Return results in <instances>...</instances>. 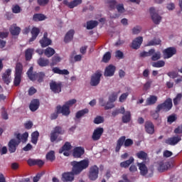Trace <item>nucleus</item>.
Returning a JSON list of instances; mask_svg holds the SVG:
<instances>
[{
	"label": "nucleus",
	"instance_id": "nucleus-10",
	"mask_svg": "<svg viewBox=\"0 0 182 182\" xmlns=\"http://www.w3.org/2000/svg\"><path fill=\"white\" fill-rule=\"evenodd\" d=\"M177 53V50L174 47H169L163 50L164 59H170Z\"/></svg>",
	"mask_w": 182,
	"mask_h": 182
},
{
	"label": "nucleus",
	"instance_id": "nucleus-31",
	"mask_svg": "<svg viewBox=\"0 0 182 182\" xmlns=\"http://www.w3.org/2000/svg\"><path fill=\"white\" fill-rule=\"evenodd\" d=\"M23 73V65H22V63H17L15 67L14 75H18L22 76Z\"/></svg>",
	"mask_w": 182,
	"mask_h": 182
},
{
	"label": "nucleus",
	"instance_id": "nucleus-17",
	"mask_svg": "<svg viewBox=\"0 0 182 182\" xmlns=\"http://www.w3.org/2000/svg\"><path fill=\"white\" fill-rule=\"evenodd\" d=\"M144 129L148 134H154V124L151 121H146L145 122Z\"/></svg>",
	"mask_w": 182,
	"mask_h": 182
},
{
	"label": "nucleus",
	"instance_id": "nucleus-26",
	"mask_svg": "<svg viewBox=\"0 0 182 182\" xmlns=\"http://www.w3.org/2000/svg\"><path fill=\"white\" fill-rule=\"evenodd\" d=\"M9 31L13 36H18L21 33V28L15 23L11 26Z\"/></svg>",
	"mask_w": 182,
	"mask_h": 182
},
{
	"label": "nucleus",
	"instance_id": "nucleus-58",
	"mask_svg": "<svg viewBox=\"0 0 182 182\" xmlns=\"http://www.w3.org/2000/svg\"><path fill=\"white\" fill-rule=\"evenodd\" d=\"M176 120H177V116H176V114L169 115L167 119V122L170 124H171V123H174Z\"/></svg>",
	"mask_w": 182,
	"mask_h": 182
},
{
	"label": "nucleus",
	"instance_id": "nucleus-18",
	"mask_svg": "<svg viewBox=\"0 0 182 182\" xmlns=\"http://www.w3.org/2000/svg\"><path fill=\"white\" fill-rule=\"evenodd\" d=\"M141 43H143V37L139 36L136 38L132 43V49H139L140 46H141Z\"/></svg>",
	"mask_w": 182,
	"mask_h": 182
},
{
	"label": "nucleus",
	"instance_id": "nucleus-19",
	"mask_svg": "<svg viewBox=\"0 0 182 182\" xmlns=\"http://www.w3.org/2000/svg\"><path fill=\"white\" fill-rule=\"evenodd\" d=\"M170 167H171V165L170 164V162L161 161L159 164L158 171L160 173H163V172L167 171L168 168H170Z\"/></svg>",
	"mask_w": 182,
	"mask_h": 182
},
{
	"label": "nucleus",
	"instance_id": "nucleus-24",
	"mask_svg": "<svg viewBox=\"0 0 182 182\" xmlns=\"http://www.w3.org/2000/svg\"><path fill=\"white\" fill-rule=\"evenodd\" d=\"M122 114H123L122 117V123H125V124L130 123L132 120V112H130V111H126V109H124V113Z\"/></svg>",
	"mask_w": 182,
	"mask_h": 182
},
{
	"label": "nucleus",
	"instance_id": "nucleus-22",
	"mask_svg": "<svg viewBox=\"0 0 182 182\" xmlns=\"http://www.w3.org/2000/svg\"><path fill=\"white\" fill-rule=\"evenodd\" d=\"M12 70L11 69H7L6 72L2 75V80L6 85H9L11 83V73Z\"/></svg>",
	"mask_w": 182,
	"mask_h": 182
},
{
	"label": "nucleus",
	"instance_id": "nucleus-3",
	"mask_svg": "<svg viewBox=\"0 0 182 182\" xmlns=\"http://www.w3.org/2000/svg\"><path fill=\"white\" fill-rule=\"evenodd\" d=\"M26 75L30 80L35 82V80H38L39 83H42L43 82V77H45V73H33V68L32 66L28 70Z\"/></svg>",
	"mask_w": 182,
	"mask_h": 182
},
{
	"label": "nucleus",
	"instance_id": "nucleus-59",
	"mask_svg": "<svg viewBox=\"0 0 182 182\" xmlns=\"http://www.w3.org/2000/svg\"><path fill=\"white\" fill-rule=\"evenodd\" d=\"M117 100V93L114 92L109 97V102L114 103Z\"/></svg>",
	"mask_w": 182,
	"mask_h": 182
},
{
	"label": "nucleus",
	"instance_id": "nucleus-29",
	"mask_svg": "<svg viewBox=\"0 0 182 182\" xmlns=\"http://www.w3.org/2000/svg\"><path fill=\"white\" fill-rule=\"evenodd\" d=\"M137 166L140 170V174L141 176H146L147 173H149V170L147 169V166L144 163H139L137 164Z\"/></svg>",
	"mask_w": 182,
	"mask_h": 182
},
{
	"label": "nucleus",
	"instance_id": "nucleus-5",
	"mask_svg": "<svg viewBox=\"0 0 182 182\" xmlns=\"http://www.w3.org/2000/svg\"><path fill=\"white\" fill-rule=\"evenodd\" d=\"M158 112H170L173 107V100L167 98L163 103L159 104L157 106Z\"/></svg>",
	"mask_w": 182,
	"mask_h": 182
},
{
	"label": "nucleus",
	"instance_id": "nucleus-12",
	"mask_svg": "<svg viewBox=\"0 0 182 182\" xmlns=\"http://www.w3.org/2000/svg\"><path fill=\"white\" fill-rule=\"evenodd\" d=\"M19 144L20 141H18L16 139H11L8 144L9 153H15L16 151V147Z\"/></svg>",
	"mask_w": 182,
	"mask_h": 182
},
{
	"label": "nucleus",
	"instance_id": "nucleus-7",
	"mask_svg": "<svg viewBox=\"0 0 182 182\" xmlns=\"http://www.w3.org/2000/svg\"><path fill=\"white\" fill-rule=\"evenodd\" d=\"M59 134H65V129L60 126H56L50 133V142L53 143L56 141Z\"/></svg>",
	"mask_w": 182,
	"mask_h": 182
},
{
	"label": "nucleus",
	"instance_id": "nucleus-48",
	"mask_svg": "<svg viewBox=\"0 0 182 182\" xmlns=\"http://www.w3.org/2000/svg\"><path fill=\"white\" fill-rule=\"evenodd\" d=\"M55 53V49L48 47L45 51H44V55L47 56V58H51V56H53Z\"/></svg>",
	"mask_w": 182,
	"mask_h": 182
},
{
	"label": "nucleus",
	"instance_id": "nucleus-32",
	"mask_svg": "<svg viewBox=\"0 0 182 182\" xmlns=\"http://www.w3.org/2000/svg\"><path fill=\"white\" fill-rule=\"evenodd\" d=\"M134 162V158L133 156H131L129 160H127L125 161H122L120 163V167L122 168H127L132 164Z\"/></svg>",
	"mask_w": 182,
	"mask_h": 182
},
{
	"label": "nucleus",
	"instance_id": "nucleus-25",
	"mask_svg": "<svg viewBox=\"0 0 182 182\" xmlns=\"http://www.w3.org/2000/svg\"><path fill=\"white\" fill-rule=\"evenodd\" d=\"M157 100H159V97L156 95H150L146 100V106H153V105H156L157 103Z\"/></svg>",
	"mask_w": 182,
	"mask_h": 182
},
{
	"label": "nucleus",
	"instance_id": "nucleus-56",
	"mask_svg": "<svg viewBox=\"0 0 182 182\" xmlns=\"http://www.w3.org/2000/svg\"><path fill=\"white\" fill-rule=\"evenodd\" d=\"M105 122V118L102 116H97L94 119L95 124H100Z\"/></svg>",
	"mask_w": 182,
	"mask_h": 182
},
{
	"label": "nucleus",
	"instance_id": "nucleus-45",
	"mask_svg": "<svg viewBox=\"0 0 182 182\" xmlns=\"http://www.w3.org/2000/svg\"><path fill=\"white\" fill-rule=\"evenodd\" d=\"M33 21L38 22V21H45L46 19V16L42 14H36L33 16Z\"/></svg>",
	"mask_w": 182,
	"mask_h": 182
},
{
	"label": "nucleus",
	"instance_id": "nucleus-42",
	"mask_svg": "<svg viewBox=\"0 0 182 182\" xmlns=\"http://www.w3.org/2000/svg\"><path fill=\"white\" fill-rule=\"evenodd\" d=\"M155 52L154 49H150L148 52L147 51H143L140 53L139 56L140 58H148L149 56H151Z\"/></svg>",
	"mask_w": 182,
	"mask_h": 182
},
{
	"label": "nucleus",
	"instance_id": "nucleus-62",
	"mask_svg": "<svg viewBox=\"0 0 182 182\" xmlns=\"http://www.w3.org/2000/svg\"><path fill=\"white\" fill-rule=\"evenodd\" d=\"M21 11H22V9H21V6H19L18 5H16L12 8L13 14H19L21 13Z\"/></svg>",
	"mask_w": 182,
	"mask_h": 182
},
{
	"label": "nucleus",
	"instance_id": "nucleus-35",
	"mask_svg": "<svg viewBox=\"0 0 182 182\" xmlns=\"http://www.w3.org/2000/svg\"><path fill=\"white\" fill-rule=\"evenodd\" d=\"M161 45V40L160 38H154L153 40H151L146 44V46H157Z\"/></svg>",
	"mask_w": 182,
	"mask_h": 182
},
{
	"label": "nucleus",
	"instance_id": "nucleus-4",
	"mask_svg": "<svg viewBox=\"0 0 182 182\" xmlns=\"http://www.w3.org/2000/svg\"><path fill=\"white\" fill-rule=\"evenodd\" d=\"M133 139H127L125 136H122L119 138V139L117 141V146L115 148L116 153H119L120 151V149H122V146H124V147H131V146H133Z\"/></svg>",
	"mask_w": 182,
	"mask_h": 182
},
{
	"label": "nucleus",
	"instance_id": "nucleus-1",
	"mask_svg": "<svg viewBox=\"0 0 182 182\" xmlns=\"http://www.w3.org/2000/svg\"><path fill=\"white\" fill-rule=\"evenodd\" d=\"M90 161L89 159H83L80 161H73L70 162L72 166L71 172H65L62 174L61 180L63 182H72L75 180V176H79L83 170L89 167Z\"/></svg>",
	"mask_w": 182,
	"mask_h": 182
},
{
	"label": "nucleus",
	"instance_id": "nucleus-9",
	"mask_svg": "<svg viewBox=\"0 0 182 182\" xmlns=\"http://www.w3.org/2000/svg\"><path fill=\"white\" fill-rule=\"evenodd\" d=\"M149 12L154 23H155V25H159L160 22H161V16L156 12V9L154 7L149 9Z\"/></svg>",
	"mask_w": 182,
	"mask_h": 182
},
{
	"label": "nucleus",
	"instance_id": "nucleus-13",
	"mask_svg": "<svg viewBox=\"0 0 182 182\" xmlns=\"http://www.w3.org/2000/svg\"><path fill=\"white\" fill-rule=\"evenodd\" d=\"M41 48H46L49 45H52V40L48 38V33L45 32L43 33V37L39 41Z\"/></svg>",
	"mask_w": 182,
	"mask_h": 182
},
{
	"label": "nucleus",
	"instance_id": "nucleus-47",
	"mask_svg": "<svg viewBox=\"0 0 182 182\" xmlns=\"http://www.w3.org/2000/svg\"><path fill=\"white\" fill-rule=\"evenodd\" d=\"M21 82H22V75H18L14 74V85L16 87H18L21 85Z\"/></svg>",
	"mask_w": 182,
	"mask_h": 182
},
{
	"label": "nucleus",
	"instance_id": "nucleus-49",
	"mask_svg": "<svg viewBox=\"0 0 182 182\" xmlns=\"http://www.w3.org/2000/svg\"><path fill=\"white\" fill-rule=\"evenodd\" d=\"M136 156L140 160H147V153L144 152V151L137 152Z\"/></svg>",
	"mask_w": 182,
	"mask_h": 182
},
{
	"label": "nucleus",
	"instance_id": "nucleus-40",
	"mask_svg": "<svg viewBox=\"0 0 182 182\" xmlns=\"http://www.w3.org/2000/svg\"><path fill=\"white\" fill-rule=\"evenodd\" d=\"M46 160H48V161H55L56 159V156H55V151H50L46 155Z\"/></svg>",
	"mask_w": 182,
	"mask_h": 182
},
{
	"label": "nucleus",
	"instance_id": "nucleus-6",
	"mask_svg": "<svg viewBox=\"0 0 182 182\" xmlns=\"http://www.w3.org/2000/svg\"><path fill=\"white\" fill-rule=\"evenodd\" d=\"M87 177L90 181H96L99 178V167L96 165L90 166Z\"/></svg>",
	"mask_w": 182,
	"mask_h": 182
},
{
	"label": "nucleus",
	"instance_id": "nucleus-60",
	"mask_svg": "<svg viewBox=\"0 0 182 182\" xmlns=\"http://www.w3.org/2000/svg\"><path fill=\"white\" fill-rule=\"evenodd\" d=\"M129 97V92H125L123 93L119 98V102H120V103H123L124 102V101L126 100V99H127V97Z\"/></svg>",
	"mask_w": 182,
	"mask_h": 182
},
{
	"label": "nucleus",
	"instance_id": "nucleus-30",
	"mask_svg": "<svg viewBox=\"0 0 182 182\" xmlns=\"http://www.w3.org/2000/svg\"><path fill=\"white\" fill-rule=\"evenodd\" d=\"M37 63L41 66V68H46V66H49V63H50V62L47 58H40L37 60Z\"/></svg>",
	"mask_w": 182,
	"mask_h": 182
},
{
	"label": "nucleus",
	"instance_id": "nucleus-41",
	"mask_svg": "<svg viewBox=\"0 0 182 182\" xmlns=\"http://www.w3.org/2000/svg\"><path fill=\"white\" fill-rule=\"evenodd\" d=\"M87 113H89V109L85 108L77 112L75 117L76 119H80V117H83V116H85V114H87Z\"/></svg>",
	"mask_w": 182,
	"mask_h": 182
},
{
	"label": "nucleus",
	"instance_id": "nucleus-8",
	"mask_svg": "<svg viewBox=\"0 0 182 182\" xmlns=\"http://www.w3.org/2000/svg\"><path fill=\"white\" fill-rule=\"evenodd\" d=\"M102 77V70H97L92 76H91L90 85V86H97L100 83V78Z\"/></svg>",
	"mask_w": 182,
	"mask_h": 182
},
{
	"label": "nucleus",
	"instance_id": "nucleus-64",
	"mask_svg": "<svg viewBox=\"0 0 182 182\" xmlns=\"http://www.w3.org/2000/svg\"><path fill=\"white\" fill-rule=\"evenodd\" d=\"M43 176V173H38L36 176L33 177V182H38L41 180V178Z\"/></svg>",
	"mask_w": 182,
	"mask_h": 182
},
{
	"label": "nucleus",
	"instance_id": "nucleus-50",
	"mask_svg": "<svg viewBox=\"0 0 182 182\" xmlns=\"http://www.w3.org/2000/svg\"><path fill=\"white\" fill-rule=\"evenodd\" d=\"M151 59L154 62L159 60V59H161V53H160V51H157V52L154 51V53L151 55Z\"/></svg>",
	"mask_w": 182,
	"mask_h": 182
},
{
	"label": "nucleus",
	"instance_id": "nucleus-61",
	"mask_svg": "<svg viewBox=\"0 0 182 182\" xmlns=\"http://www.w3.org/2000/svg\"><path fill=\"white\" fill-rule=\"evenodd\" d=\"M113 107H114V104H113V102H111L110 101H108L105 104V110H109L110 109H113Z\"/></svg>",
	"mask_w": 182,
	"mask_h": 182
},
{
	"label": "nucleus",
	"instance_id": "nucleus-23",
	"mask_svg": "<svg viewBox=\"0 0 182 182\" xmlns=\"http://www.w3.org/2000/svg\"><path fill=\"white\" fill-rule=\"evenodd\" d=\"M31 38L29 39V42H33V41L36 40V38L39 36V33H41V30L37 27H33L31 29Z\"/></svg>",
	"mask_w": 182,
	"mask_h": 182
},
{
	"label": "nucleus",
	"instance_id": "nucleus-37",
	"mask_svg": "<svg viewBox=\"0 0 182 182\" xmlns=\"http://www.w3.org/2000/svg\"><path fill=\"white\" fill-rule=\"evenodd\" d=\"M82 2H83L82 0H73L68 4V6L70 9H73V8H76V6L80 5Z\"/></svg>",
	"mask_w": 182,
	"mask_h": 182
},
{
	"label": "nucleus",
	"instance_id": "nucleus-27",
	"mask_svg": "<svg viewBox=\"0 0 182 182\" xmlns=\"http://www.w3.org/2000/svg\"><path fill=\"white\" fill-rule=\"evenodd\" d=\"M29 136V134H28V132H25L23 134H16V139H17V141H22V143H26V141H28V137Z\"/></svg>",
	"mask_w": 182,
	"mask_h": 182
},
{
	"label": "nucleus",
	"instance_id": "nucleus-51",
	"mask_svg": "<svg viewBox=\"0 0 182 182\" xmlns=\"http://www.w3.org/2000/svg\"><path fill=\"white\" fill-rule=\"evenodd\" d=\"M115 9H117L118 14H124V12H126V10L124 9V5H123V4H117Z\"/></svg>",
	"mask_w": 182,
	"mask_h": 182
},
{
	"label": "nucleus",
	"instance_id": "nucleus-28",
	"mask_svg": "<svg viewBox=\"0 0 182 182\" xmlns=\"http://www.w3.org/2000/svg\"><path fill=\"white\" fill-rule=\"evenodd\" d=\"M75 35V30L71 29L68 31L64 38V42L65 43H69L72 39H73V36Z\"/></svg>",
	"mask_w": 182,
	"mask_h": 182
},
{
	"label": "nucleus",
	"instance_id": "nucleus-16",
	"mask_svg": "<svg viewBox=\"0 0 182 182\" xmlns=\"http://www.w3.org/2000/svg\"><path fill=\"white\" fill-rule=\"evenodd\" d=\"M114 72H116V67L113 65H109L106 67L104 75L105 77H111L114 75Z\"/></svg>",
	"mask_w": 182,
	"mask_h": 182
},
{
	"label": "nucleus",
	"instance_id": "nucleus-2",
	"mask_svg": "<svg viewBox=\"0 0 182 182\" xmlns=\"http://www.w3.org/2000/svg\"><path fill=\"white\" fill-rule=\"evenodd\" d=\"M75 103H76V100H70L69 101H67L63 106L58 105L56 107V110H58V113L63 114V116H69V114H70V107H72Z\"/></svg>",
	"mask_w": 182,
	"mask_h": 182
},
{
	"label": "nucleus",
	"instance_id": "nucleus-11",
	"mask_svg": "<svg viewBox=\"0 0 182 182\" xmlns=\"http://www.w3.org/2000/svg\"><path fill=\"white\" fill-rule=\"evenodd\" d=\"M62 82H52L50 83V90L53 92V93H60L62 92Z\"/></svg>",
	"mask_w": 182,
	"mask_h": 182
},
{
	"label": "nucleus",
	"instance_id": "nucleus-34",
	"mask_svg": "<svg viewBox=\"0 0 182 182\" xmlns=\"http://www.w3.org/2000/svg\"><path fill=\"white\" fill-rule=\"evenodd\" d=\"M53 73H56L57 75H69V70L64 69L60 70L58 67H55L52 69Z\"/></svg>",
	"mask_w": 182,
	"mask_h": 182
},
{
	"label": "nucleus",
	"instance_id": "nucleus-33",
	"mask_svg": "<svg viewBox=\"0 0 182 182\" xmlns=\"http://www.w3.org/2000/svg\"><path fill=\"white\" fill-rule=\"evenodd\" d=\"M69 150H72V145L70 142H65V144L59 149L60 154H62L64 151H69Z\"/></svg>",
	"mask_w": 182,
	"mask_h": 182
},
{
	"label": "nucleus",
	"instance_id": "nucleus-20",
	"mask_svg": "<svg viewBox=\"0 0 182 182\" xmlns=\"http://www.w3.org/2000/svg\"><path fill=\"white\" fill-rule=\"evenodd\" d=\"M179 141H181V137L177 136L168 138L165 141V143L166 144H169L170 146H176V144H177V143Z\"/></svg>",
	"mask_w": 182,
	"mask_h": 182
},
{
	"label": "nucleus",
	"instance_id": "nucleus-52",
	"mask_svg": "<svg viewBox=\"0 0 182 182\" xmlns=\"http://www.w3.org/2000/svg\"><path fill=\"white\" fill-rule=\"evenodd\" d=\"M112 58V54L110 53V52H107L102 58V62H104L105 63H107V62H109V60H110Z\"/></svg>",
	"mask_w": 182,
	"mask_h": 182
},
{
	"label": "nucleus",
	"instance_id": "nucleus-21",
	"mask_svg": "<svg viewBox=\"0 0 182 182\" xmlns=\"http://www.w3.org/2000/svg\"><path fill=\"white\" fill-rule=\"evenodd\" d=\"M40 105L41 102H39V100L35 99L31 102L29 109L31 112H36L38 109H39Z\"/></svg>",
	"mask_w": 182,
	"mask_h": 182
},
{
	"label": "nucleus",
	"instance_id": "nucleus-54",
	"mask_svg": "<svg viewBox=\"0 0 182 182\" xmlns=\"http://www.w3.org/2000/svg\"><path fill=\"white\" fill-rule=\"evenodd\" d=\"M61 59L59 56H53L52 58V62L50 63V66H55V65H58L59 62H60Z\"/></svg>",
	"mask_w": 182,
	"mask_h": 182
},
{
	"label": "nucleus",
	"instance_id": "nucleus-57",
	"mask_svg": "<svg viewBox=\"0 0 182 182\" xmlns=\"http://www.w3.org/2000/svg\"><path fill=\"white\" fill-rule=\"evenodd\" d=\"M151 83H153V81L151 80H149L146 82V83L144 85L143 90L145 92H147L150 87H151Z\"/></svg>",
	"mask_w": 182,
	"mask_h": 182
},
{
	"label": "nucleus",
	"instance_id": "nucleus-55",
	"mask_svg": "<svg viewBox=\"0 0 182 182\" xmlns=\"http://www.w3.org/2000/svg\"><path fill=\"white\" fill-rule=\"evenodd\" d=\"M1 117L4 119V120H8L9 119L8 112H6V109L4 107H1Z\"/></svg>",
	"mask_w": 182,
	"mask_h": 182
},
{
	"label": "nucleus",
	"instance_id": "nucleus-39",
	"mask_svg": "<svg viewBox=\"0 0 182 182\" xmlns=\"http://www.w3.org/2000/svg\"><path fill=\"white\" fill-rule=\"evenodd\" d=\"M124 107H121V108L115 109L112 112V117H116V116H119V114H124Z\"/></svg>",
	"mask_w": 182,
	"mask_h": 182
},
{
	"label": "nucleus",
	"instance_id": "nucleus-63",
	"mask_svg": "<svg viewBox=\"0 0 182 182\" xmlns=\"http://www.w3.org/2000/svg\"><path fill=\"white\" fill-rule=\"evenodd\" d=\"M167 75L169 77H171V79H176V77H177V76H178V74H177V73H176L174 71H171V72H168L167 73Z\"/></svg>",
	"mask_w": 182,
	"mask_h": 182
},
{
	"label": "nucleus",
	"instance_id": "nucleus-53",
	"mask_svg": "<svg viewBox=\"0 0 182 182\" xmlns=\"http://www.w3.org/2000/svg\"><path fill=\"white\" fill-rule=\"evenodd\" d=\"M182 99V94L178 93L176 95V97L173 99V105L174 106L178 105V102H181Z\"/></svg>",
	"mask_w": 182,
	"mask_h": 182
},
{
	"label": "nucleus",
	"instance_id": "nucleus-14",
	"mask_svg": "<svg viewBox=\"0 0 182 182\" xmlns=\"http://www.w3.org/2000/svg\"><path fill=\"white\" fill-rule=\"evenodd\" d=\"M103 132L105 130L102 127L96 128L92 135V139L94 141H97V140H100V137H102V134H103Z\"/></svg>",
	"mask_w": 182,
	"mask_h": 182
},
{
	"label": "nucleus",
	"instance_id": "nucleus-15",
	"mask_svg": "<svg viewBox=\"0 0 182 182\" xmlns=\"http://www.w3.org/2000/svg\"><path fill=\"white\" fill-rule=\"evenodd\" d=\"M85 154V148L77 146L73 151V156L75 159H80Z\"/></svg>",
	"mask_w": 182,
	"mask_h": 182
},
{
	"label": "nucleus",
	"instance_id": "nucleus-46",
	"mask_svg": "<svg viewBox=\"0 0 182 182\" xmlns=\"http://www.w3.org/2000/svg\"><path fill=\"white\" fill-rule=\"evenodd\" d=\"M166 62H164V60H158L151 63L153 68H164Z\"/></svg>",
	"mask_w": 182,
	"mask_h": 182
},
{
	"label": "nucleus",
	"instance_id": "nucleus-44",
	"mask_svg": "<svg viewBox=\"0 0 182 182\" xmlns=\"http://www.w3.org/2000/svg\"><path fill=\"white\" fill-rule=\"evenodd\" d=\"M38 139H39V132L35 131L31 134V143L36 144L38 143Z\"/></svg>",
	"mask_w": 182,
	"mask_h": 182
},
{
	"label": "nucleus",
	"instance_id": "nucleus-38",
	"mask_svg": "<svg viewBox=\"0 0 182 182\" xmlns=\"http://www.w3.org/2000/svg\"><path fill=\"white\" fill-rule=\"evenodd\" d=\"M35 49L33 48H28L25 51V58L26 60H31L32 59V55H33Z\"/></svg>",
	"mask_w": 182,
	"mask_h": 182
},
{
	"label": "nucleus",
	"instance_id": "nucleus-36",
	"mask_svg": "<svg viewBox=\"0 0 182 182\" xmlns=\"http://www.w3.org/2000/svg\"><path fill=\"white\" fill-rule=\"evenodd\" d=\"M107 4L108 5V8L109 11H114L117 6V1L116 0H107Z\"/></svg>",
	"mask_w": 182,
	"mask_h": 182
},
{
	"label": "nucleus",
	"instance_id": "nucleus-43",
	"mask_svg": "<svg viewBox=\"0 0 182 182\" xmlns=\"http://www.w3.org/2000/svg\"><path fill=\"white\" fill-rule=\"evenodd\" d=\"M99 25V22L97 21H90L87 22V29H94V28H96Z\"/></svg>",
	"mask_w": 182,
	"mask_h": 182
}]
</instances>
